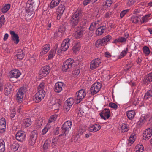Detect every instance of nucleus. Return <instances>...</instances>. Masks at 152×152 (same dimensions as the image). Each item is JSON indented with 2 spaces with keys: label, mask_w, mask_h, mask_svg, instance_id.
Wrapping results in <instances>:
<instances>
[{
  "label": "nucleus",
  "mask_w": 152,
  "mask_h": 152,
  "mask_svg": "<svg viewBox=\"0 0 152 152\" xmlns=\"http://www.w3.org/2000/svg\"><path fill=\"white\" fill-rule=\"evenodd\" d=\"M34 2L33 0H29L26 5V10L27 13V15L31 16L34 13V9L33 7Z\"/></svg>",
  "instance_id": "obj_4"
},
{
  "label": "nucleus",
  "mask_w": 152,
  "mask_h": 152,
  "mask_svg": "<svg viewBox=\"0 0 152 152\" xmlns=\"http://www.w3.org/2000/svg\"><path fill=\"white\" fill-rule=\"evenodd\" d=\"M109 39H99L96 42L95 46L97 48H99L102 45L106 44L107 42L110 40Z\"/></svg>",
  "instance_id": "obj_20"
},
{
  "label": "nucleus",
  "mask_w": 152,
  "mask_h": 152,
  "mask_svg": "<svg viewBox=\"0 0 152 152\" xmlns=\"http://www.w3.org/2000/svg\"><path fill=\"white\" fill-rule=\"evenodd\" d=\"M26 88L24 87H21L19 89L17 93V99L19 102L21 103L23 97L24 93L25 92Z\"/></svg>",
  "instance_id": "obj_9"
},
{
  "label": "nucleus",
  "mask_w": 152,
  "mask_h": 152,
  "mask_svg": "<svg viewBox=\"0 0 152 152\" xmlns=\"http://www.w3.org/2000/svg\"><path fill=\"white\" fill-rule=\"evenodd\" d=\"M26 134L25 132L22 131H18L16 134V139L20 141H23L25 139Z\"/></svg>",
  "instance_id": "obj_19"
},
{
  "label": "nucleus",
  "mask_w": 152,
  "mask_h": 152,
  "mask_svg": "<svg viewBox=\"0 0 152 152\" xmlns=\"http://www.w3.org/2000/svg\"><path fill=\"white\" fill-rule=\"evenodd\" d=\"M80 73V70L77 69L73 71L72 72V74L75 75H78Z\"/></svg>",
  "instance_id": "obj_61"
},
{
  "label": "nucleus",
  "mask_w": 152,
  "mask_h": 152,
  "mask_svg": "<svg viewBox=\"0 0 152 152\" xmlns=\"http://www.w3.org/2000/svg\"><path fill=\"white\" fill-rule=\"evenodd\" d=\"M110 113L109 109L105 108L100 114L101 118L104 120L108 119L110 116Z\"/></svg>",
  "instance_id": "obj_14"
},
{
  "label": "nucleus",
  "mask_w": 152,
  "mask_h": 152,
  "mask_svg": "<svg viewBox=\"0 0 152 152\" xmlns=\"http://www.w3.org/2000/svg\"><path fill=\"white\" fill-rule=\"evenodd\" d=\"M19 147V145L16 142L13 143L11 146V148L13 151H17Z\"/></svg>",
  "instance_id": "obj_42"
},
{
  "label": "nucleus",
  "mask_w": 152,
  "mask_h": 152,
  "mask_svg": "<svg viewBox=\"0 0 152 152\" xmlns=\"http://www.w3.org/2000/svg\"><path fill=\"white\" fill-rule=\"evenodd\" d=\"M101 87V84L100 83H95L90 89L91 93L93 95L96 94L100 91Z\"/></svg>",
  "instance_id": "obj_7"
},
{
  "label": "nucleus",
  "mask_w": 152,
  "mask_h": 152,
  "mask_svg": "<svg viewBox=\"0 0 152 152\" xmlns=\"http://www.w3.org/2000/svg\"><path fill=\"white\" fill-rule=\"evenodd\" d=\"M112 14V13L110 12H108L105 15V17L107 18H110L111 16V15Z\"/></svg>",
  "instance_id": "obj_62"
},
{
  "label": "nucleus",
  "mask_w": 152,
  "mask_h": 152,
  "mask_svg": "<svg viewBox=\"0 0 152 152\" xmlns=\"http://www.w3.org/2000/svg\"><path fill=\"white\" fill-rule=\"evenodd\" d=\"M129 10H126L122 11L120 14V17L121 18H122L124 15L128 12Z\"/></svg>",
  "instance_id": "obj_56"
},
{
  "label": "nucleus",
  "mask_w": 152,
  "mask_h": 152,
  "mask_svg": "<svg viewBox=\"0 0 152 152\" xmlns=\"http://www.w3.org/2000/svg\"><path fill=\"white\" fill-rule=\"evenodd\" d=\"M70 39H65L61 44L62 50L65 51L69 48L70 43Z\"/></svg>",
  "instance_id": "obj_18"
},
{
  "label": "nucleus",
  "mask_w": 152,
  "mask_h": 152,
  "mask_svg": "<svg viewBox=\"0 0 152 152\" xmlns=\"http://www.w3.org/2000/svg\"><path fill=\"white\" fill-rule=\"evenodd\" d=\"M136 2V0H129L127 2V5L130 6L133 5Z\"/></svg>",
  "instance_id": "obj_60"
},
{
  "label": "nucleus",
  "mask_w": 152,
  "mask_h": 152,
  "mask_svg": "<svg viewBox=\"0 0 152 152\" xmlns=\"http://www.w3.org/2000/svg\"><path fill=\"white\" fill-rule=\"evenodd\" d=\"M31 124V120L29 118L25 119L22 124V126L25 127H28L30 126Z\"/></svg>",
  "instance_id": "obj_33"
},
{
  "label": "nucleus",
  "mask_w": 152,
  "mask_h": 152,
  "mask_svg": "<svg viewBox=\"0 0 152 152\" xmlns=\"http://www.w3.org/2000/svg\"><path fill=\"white\" fill-rule=\"evenodd\" d=\"M143 52L145 55H148L150 53V50L149 48L147 46H144L143 48Z\"/></svg>",
  "instance_id": "obj_49"
},
{
  "label": "nucleus",
  "mask_w": 152,
  "mask_h": 152,
  "mask_svg": "<svg viewBox=\"0 0 152 152\" xmlns=\"http://www.w3.org/2000/svg\"><path fill=\"white\" fill-rule=\"evenodd\" d=\"M64 83L62 82H59L56 83L54 86V90L57 93L61 92L63 89Z\"/></svg>",
  "instance_id": "obj_21"
},
{
  "label": "nucleus",
  "mask_w": 152,
  "mask_h": 152,
  "mask_svg": "<svg viewBox=\"0 0 152 152\" xmlns=\"http://www.w3.org/2000/svg\"><path fill=\"white\" fill-rule=\"evenodd\" d=\"M45 85V83L43 82H42L40 83L39 85L38 86L37 90L38 91H44V89Z\"/></svg>",
  "instance_id": "obj_43"
},
{
  "label": "nucleus",
  "mask_w": 152,
  "mask_h": 152,
  "mask_svg": "<svg viewBox=\"0 0 152 152\" xmlns=\"http://www.w3.org/2000/svg\"><path fill=\"white\" fill-rule=\"evenodd\" d=\"M151 97H152V88L148 90L145 94L144 98L145 99H147Z\"/></svg>",
  "instance_id": "obj_36"
},
{
  "label": "nucleus",
  "mask_w": 152,
  "mask_h": 152,
  "mask_svg": "<svg viewBox=\"0 0 152 152\" xmlns=\"http://www.w3.org/2000/svg\"><path fill=\"white\" fill-rule=\"evenodd\" d=\"M128 51V48H125L124 50H123L122 51L119 57H118V58L120 59L124 57Z\"/></svg>",
  "instance_id": "obj_46"
},
{
  "label": "nucleus",
  "mask_w": 152,
  "mask_h": 152,
  "mask_svg": "<svg viewBox=\"0 0 152 152\" xmlns=\"http://www.w3.org/2000/svg\"><path fill=\"white\" fill-rule=\"evenodd\" d=\"M56 50H51L48 53V56L47 60H50L52 59L55 56L56 54Z\"/></svg>",
  "instance_id": "obj_37"
},
{
  "label": "nucleus",
  "mask_w": 152,
  "mask_h": 152,
  "mask_svg": "<svg viewBox=\"0 0 152 152\" xmlns=\"http://www.w3.org/2000/svg\"><path fill=\"white\" fill-rule=\"evenodd\" d=\"M150 14L146 15L145 16L142 17L141 20V23H144L147 22L148 20V18L150 17Z\"/></svg>",
  "instance_id": "obj_40"
},
{
  "label": "nucleus",
  "mask_w": 152,
  "mask_h": 152,
  "mask_svg": "<svg viewBox=\"0 0 152 152\" xmlns=\"http://www.w3.org/2000/svg\"><path fill=\"white\" fill-rule=\"evenodd\" d=\"M65 30V27L63 25L61 26L59 28L58 32H56L54 34L55 37L60 38L63 37L64 34Z\"/></svg>",
  "instance_id": "obj_16"
},
{
  "label": "nucleus",
  "mask_w": 152,
  "mask_h": 152,
  "mask_svg": "<svg viewBox=\"0 0 152 152\" xmlns=\"http://www.w3.org/2000/svg\"><path fill=\"white\" fill-rule=\"evenodd\" d=\"M74 61L71 58L66 60L63 63L62 67V70L64 72H66L70 70L72 67V65Z\"/></svg>",
  "instance_id": "obj_2"
},
{
  "label": "nucleus",
  "mask_w": 152,
  "mask_h": 152,
  "mask_svg": "<svg viewBox=\"0 0 152 152\" xmlns=\"http://www.w3.org/2000/svg\"><path fill=\"white\" fill-rule=\"evenodd\" d=\"M74 103V99L73 98L70 97L67 99L64 103L71 106Z\"/></svg>",
  "instance_id": "obj_45"
},
{
  "label": "nucleus",
  "mask_w": 152,
  "mask_h": 152,
  "mask_svg": "<svg viewBox=\"0 0 152 152\" xmlns=\"http://www.w3.org/2000/svg\"><path fill=\"white\" fill-rule=\"evenodd\" d=\"M13 86L10 83H8L6 84L5 86L4 90V93L6 95H8L10 94L12 91Z\"/></svg>",
  "instance_id": "obj_25"
},
{
  "label": "nucleus",
  "mask_w": 152,
  "mask_h": 152,
  "mask_svg": "<svg viewBox=\"0 0 152 152\" xmlns=\"http://www.w3.org/2000/svg\"><path fill=\"white\" fill-rule=\"evenodd\" d=\"M101 21L97 20L92 23L91 25L89 28V30L91 31V33L92 34V31L94 29L98 27L99 24L101 23Z\"/></svg>",
  "instance_id": "obj_27"
},
{
  "label": "nucleus",
  "mask_w": 152,
  "mask_h": 152,
  "mask_svg": "<svg viewBox=\"0 0 152 152\" xmlns=\"http://www.w3.org/2000/svg\"><path fill=\"white\" fill-rule=\"evenodd\" d=\"M106 29V27L105 26H100L97 28L96 31V34L97 35H101Z\"/></svg>",
  "instance_id": "obj_30"
},
{
  "label": "nucleus",
  "mask_w": 152,
  "mask_h": 152,
  "mask_svg": "<svg viewBox=\"0 0 152 152\" xmlns=\"http://www.w3.org/2000/svg\"><path fill=\"white\" fill-rule=\"evenodd\" d=\"M72 125V122L70 121H66L62 125V130L65 133H67L70 130Z\"/></svg>",
  "instance_id": "obj_11"
},
{
  "label": "nucleus",
  "mask_w": 152,
  "mask_h": 152,
  "mask_svg": "<svg viewBox=\"0 0 152 152\" xmlns=\"http://www.w3.org/2000/svg\"><path fill=\"white\" fill-rule=\"evenodd\" d=\"M84 28L81 26H78L76 28L75 38L81 37L84 34Z\"/></svg>",
  "instance_id": "obj_15"
},
{
  "label": "nucleus",
  "mask_w": 152,
  "mask_h": 152,
  "mask_svg": "<svg viewBox=\"0 0 152 152\" xmlns=\"http://www.w3.org/2000/svg\"><path fill=\"white\" fill-rule=\"evenodd\" d=\"M50 69L49 67L46 66L42 67L41 69L39 77L41 79L45 77L50 72Z\"/></svg>",
  "instance_id": "obj_10"
},
{
  "label": "nucleus",
  "mask_w": 152,
  "mask_h": 152,
  "mask_svg": "<svg viewBox=\"0 0 152 152\" xmlns=\"http://www.w3.org/2000/svg\"><path fill=\"white\" fill-rule=\"evenodd\" d=\"M101 60L99 58L92 60L90 62V68L91 70H94L98 67L100 65Z\"/></svg>",
  "instance_id": "obj_8"
},
{
  "label": "nucleus",
  "mask_w": 152,
  "mask_h": 152,
  "mask_svg": "<svg viewBox=\"0 0 152 152\" xmlns=\"http://www.w3.org/2000/svg\"><path fill=\"white\" fill-rule=\"evenodd\" d=\"M91 1L93 3V0H84L83 4L86 6L90 3Z\"/></svg>",
  "instance_id": "obj_63"
},
{
  "label": "nucleus",
  "mask_w": 152,
  "mask_h": 152,
  "mask_svg": "<svg viewBox=\"0 0 152 152\" xmlns=\"http://www.w3.org/2000/svg\"><path fill=\"white\" fill-rule=\"evenodd\" d=\"M80 44L79 43H77L75 44L74 45L72 49L73 52L75 53H76L77 52L80 50Z\"/></svg>",
  "instance_id": "obj_38"
},
{
  "label": "nucleus",
  "mask_w": 152,
  "mask_h": 152,
  "mask_svg": "<svg viewBox=\"0 0 152 152\" xmlns=\"http://www.w3.org/2000/svg\"><path fill=\"white\" fill-rule=\"evenodd\" d=\"M5 21V20L4 16L2 15L0 17V28L4 24Z\"/></svg>",
  "instance_id": "obj_53"
},
{
  "label": "nucleus",
  "mask_w": 152,
  "mask_h": 152,
  "mask_svg": "<svg viewBox=\"0 0 152 152\" xmlns=\"http://www.w3.org/2000/svg\"><path fill=\"white\" fill-rule=\"evenodd\" d=\"M86 93L84 90L81 89L79 90L75 94V99L76 103L78 104L80 103L85 98Z\"/></svg>",
  "instance_id": "obj_3"
},
{
  "label": "nucleus",
  "mask_w": 152,
  "mask_h": 152,
  "mask_svg": "<svg viewBox=\"0 0 152 152\" xmlns=\"http://www.w3.org/2000/svg\"><path fill=\"white\" fill-rule=\"evenodd\" d=\"M81 15V10L80 9H77L73 14L71 18V23L73 26H75L77 24Z\"/></svg>",
  "instance_id": "obj_1"
},
{
  "label": "nucleus",
  "mask_w": 152,
  "mask_h": 152,
  "mask_svg": "<svg viewBox=\"0 0 152 152\" xmlns=\"http://www.w3.org/2000/svg\"><path fill=\"white\" fill-rule=\"evenodd\" d=\"M126 40V39H117L114 40L113 41L111 42L115 43L118 42H125Z\"/></svg>",
  "instance_id": "obj_50"
},
{
  "label": "nucleus",
  "mask_w": 152,
  "mask_h": 152,
  "mask_svg": "<svg viewBox=\"0 0 152 152\" xmlns=\"http://www.w3.org/2000/svg\"><path fill=\"white\" fill-rule=\"evenodd\" d=\"M57 115L55 114L51 115L48 119V123H50L54 121L57 119Z\"/></svg>",
  "instance_id": "obj_47"
},
{
  "label": "nucleus",
  "mask_w": 152,
  "mask_h": 152,
  "mask_svg": "<svg viewBox=\"0 0 152 152\" xmlns=\"http://www.w3.org/2000/svg\"><path fill=\"white\" fill-rule=\"evenodd\" d=\"M50 103L53 105V109H54V108L56 106H57V108L58 109L60 106L58 102H56V100L55 98L53 99L51 101ZM54 109L55 110V109Z\"/></svg>",
  "instance_id": "obj_41"
},
{
  "label": "nucleus",
  "mask_w": 152,
  "mask_h": 152,
  "mask_svg": "<svg viewBox=\"0 0 152 152\" xmlns=\"http://www.w3.org/2000/svg\"><path fill=\"white\" fill-rule=\"evenodd\" d=\"M5 149V143L4 142L0 140V152H4Z\"/></svg>",
  "instance_id": "obj_39"
},
{
  "label": "nucleus",
  "mask_w": 152,
  "mask_h": 152,
  "mask_svg": "<svg viewBox=\"0 0 152 152\" xmlns=\"http://www.w3.org/2000/svg\"><path fill=\"white\" fill-rule=\"evenodd\" d=\"M17 54L15 57V59L21 60L23 59L24 56V53L23 50L19 49L17 50Z\"/></svg>",
  "instance_id": "obj_22"
},
{
  "label": "nucleus",
  "mask_w": 152,
  "mask_h": 152,
  "mask_svg": "<svg viewBox=\"0 0 152 152\" xmlns=\"http://www.w3.org/2000/svg\"><path fill=\"white\" fill-rule=\"evenodd\" d=\"M151 118V117L148 115H145L141 116L138 122L139 124L140 125H142L147 121H149Z\"/></svg>",
  "instance_id": "obj_23"
},
{
  "label": "nucleus",
  "mask_w": 152,
  "mask_h": 152,
  "mask_svg": "<svg viewBox=\"0 0 152 152\" xmlns=\"http://www.w3.org/2000/svg\"><path fill=\"white\" fill-rule=\"evenodd\" d=\"M45 95V91H37L34 96V100L36 103L39 102L44 98Z\"/></svg>",
  "instance_id": "obj_5"
},
{
  "label": "nucleus",
  "mask_w": 152,
  "mask_h": 152,
  "mask_svg": "<svg viewBox=\"0 0 152 152\" xmlns=\"http://www.w3.org/2000/svg\"><path fill=\"white\" fill-rule=\"evenodd\" d=\"M152 134V129L150 128H147L143 133V138L146 140H148L151 137Z\"/></svg>",
  "instance_id": "obj_17"
},
{
  "label": "nucleus",
  "mask_w": 152,
  "mask_h": 152,
  "mask_svg": "<svg viewBox=\"0 0 152 152\" xmlns=\"http://www.w3.org/2000/svg\"><path fill=\"white\" fill-rule=\"evenodd\" d=\"M144 80L148 83L151 82L152 81V72L149 74Z\"/></svg>",
  "instance_id": "obj_44"
},
{
  "label": "nucleus",
  "mask_w": 152,
  "mask_h": 152,
  "mask_svg": "<svg viewBox=\"0 0 152 152\" xmlns=\"http://www.w3.org/2000/svg\"><path fill=\"white\" fill-rule=\"evenodd\" d=\"M21 75L20 71L17 69L12 70L9 73V77L10 78H18Z\"/></svg>",
  "instance_id": "obj_13"
},
{
  "label": "nucleus",
  "mask_w": 152,
  "mask_h": 152,
  "mask_svg": "<svg viewBox=\"0 0 152 152\" xmlns=\"http://www.w3.org/2000/svg\"><path fill=\"white\" fill-rule=\"evenodd\" d=\"M128 130L129 128L127 125L125 124H122L121 128V132H124L127 131Z\"/></svg>",
  "instance_id": "obj_48"
},
{
  "label": "nucleus",
  "mask_w": 152,
  "mask_h": 152,
  "mask_svg": "<svg viewBox=\"0 0 152 152\" xmlns=\"http://www.w3.org/2000/svg\"><path fill=\"white\" fill-rule=\"evenodd\" d=\"M50 46L49 44H47L44 45L40 53V56H42L46 54L50 49Z\"/></svg>",
  "instance_id": "obj_26"
},
{
  "label": "nucleus",
  "mask_w": 152,
  "mask_h": 152,
  "mask_svg": "<svg viewBox=\"0 0 152 152\" xmlns=\"http://www.w3.org/2000/svg\"><path fill=\"white\" fill-rule=\"evenodd\" d=\"M101 126L99 124H95L91 126L88 129L89 131L95 132L100 129Z\"/></svg>",
  "instance_id": "obj_28"
},
{
  "label": "nucleus",
  "mask_w": 152,
  "mask_h": 152,
  "mask_svg": "<svg viewBox=\"0 0 152 152\" xmlns=\"http://www.w3.org/2000/svg\"><path fill=\"white\" fill-rule=\"evenodd\" d=\"M50 143L48 140H46L43 145V148L45 149H47L50 146Z\"/></svg>",
  "instance_id": "obj_57"
},
{
  "label": "nucleus",
  "mask_w": 152,
  "mask_h": 152,
  "mask_svg": "<svg viewBox=\"0 0 152 152\" xmlns=\"http://www.w3.org/2000/svg\"><path fill=\"white\" fill-rule=\"evenodd\" d=\"M71 106L64 103V110L65 112H67L70 110Z\"/></svg>",
  "instance_id": "obj_58"
},
{
  "label": "nucleus",
  "mask_w": 152,
  "mask_h": 152,
  "mask_svg": "<svg viewBox=\"0 0 152 152\" xmlns=\"http://www.w3.org/2000/svg\"><path fill=\"white\" fill-rule=\"evenodd\" d=\"M10 8V5L7 4L2 9V12L3 13H5L8 11Z\"/></svg>",
  "instance_id": "obj_51"
},
{
  "label": "nucleus",
  "mask_w": 152,
  "mask_h": 152,
  "mask_svg": "<svg viewBox=\"0 0 152 152\" xmlns=\"http://www.w3.org/2000/svg\"><path fill=\"white\" fill-rule=\"evenodd\" d=\"M10 34L11 35L12 38H19V37L18 36V34H16L14 31H10Z\"/></svg>",
  "instance_id": "obj_54"
},
{
  "label": "nucleus",
  "mask_w": 152,
  "mask_h": 152,
  "mask_svg": "<svg viewBox=\"0 0 152 152\" xmlns=\"http://www.w3.org/2000/svg\"><path fill=\"white\" fill-rule=\"evenodd\" d=\"M135 111L133 110H129L127 112L126 114L128 118L130 120L134 118L135 115Z\"/></svg>",
  "instance_id": "obj_32"
},
{
  "label": "nucleus",
  "mask_w": 152,
  "mask_h": 152,
  "mask_svg": "<svg viewBox=\"0 0 152 152\" xmlns=\"http://www.w3.org/2000/svg\"><path fill=\"white\" fill-rule=\"evenodd\" d=\"M108 105L110 107L115 109H117L118 107L117 104L112 102L110 103Z\"/></svg>",
  "instance_id": "obj_55"
},
{
  "label": "nucleus",
  "mask_w": 152,
  "mask_h": 152,
  "mask_svg": "<svg viewBox=\"0 0 152 152\" xmlns=\"http://www.w3.org/2000/svg\"><path fill=\"white\" fill-rule=\"evenodd\" d=\"M144 148L142 144H139L136 145L135 148V152H143L144 151Z\"/></svg>",
  "instance_id": "obj_31"
},
{
  "label": "nucleus",
  "mask_w": 152,
  "mask_h": 152,
  "mask_svg": "<svg viewBox=\"0 0 152 152\" xmlns=\"http://www.w3.org/2000/svg\"><path fill=\"white\" fill-rule=\"evenodd\" d=\"M37 132L36 130H33L31 132L28 141L29 145H33L35 144L37 138Z\"/></svg>",
  "instance_id": "obj_6"
},
{
  "label": "nucleus",
  "mask_w": 152,
  "mask_h": 152,
  "mask_svg": "<svg viewBox=\"0 0 152 152\" xmlns=\"http://www.w3.org/2000/svg\"><path fill=\"white\" fill-rule=\"evenodd\" d=\"M112 3V0H107L103 4V9L106 10L107 8L110 7Z\"/></svg>",
  "instance_id": "obj_34"
},
{
  "label": "nucleus",
  "mask_w": 152,
  "mask_h": 152,
  "mask_svg": "<svg viewBox=\"0 0 152 152\" xmlns=\"http://www.w3.org/2000/svg\"><path fill=\"white\" fill-rule=\"evenodd\" d=\"M6 129V122L4 118H1L0 119V133L4 132Z\"/></svg>",
  "instance_id": "obj_24"
},
{
  "label": "nucleus",
  "mask_w": 152,
  "mask_h": 152,
  "mask_svg": "<svg viewBox=\"0 0 152 152\" xmlns=\"http://www.w3.org/2000/svg\"><path fill=\"white\" fill-rule=\"evenodd\" d=\"M130 20L131 21L135 23H137L139 20L138 17L134 16H132Z\"/></svg>",
  "instance_id": "obj_52"
},
{
  "label": "nucleus",
  "mask_w": 152,
  "mask_h": 152,
  "mask_svg": "<svg viewBox=\"0 0 152 152\" xmlns=\"http://www.w3.org/2000/svg\"><path fill=\"white\" fill-rule=\"evenodd\" d=\"M49 129L48 126V125L46 126L42 130V134L43 135L45 134Z\"/></svg>",
  "instance_id": "obj_59"
},
{
  "label": "nucleus",
  "mask_w": 152,
  "mask_h": 152,
  "mask_svg": "<svg viewBox=\"0 0 152 152\" xmlns=\"http://www.w3.org/2000/svg\"><path fill=\"white\" fill-rule=\"evenodd\" d=\"M61 0H52L49 5L50 9H53L58 6L60 3Z\"/></svg>",
  "instance_id": "obj_29"
},
{
  "label": "nucleus",
  "mask_w": 152,
  "mask_h": 152,
  "mask_svg": "<svg viewBox=\"0 0 152 152\" xmlns=\"http://www.w3.org/2000/svg\"><path fill=\"white\" fill-rule=\"evenodd\" d=\"M65 9V6L62 4L60 5L57 10L56 18L59 20L61 18Z\"/></svg>",
  "instance_id": "obj_12"
},
{
  "label": "nucleus",
  "mask_w": 152,
  "mask_h": 152,
  "mask_svg": "<svg viewBox=\"0 0 152 152\" xmlns=\"http://www.w3.org/2000/svg\"><path fill=\"white\" fill-rule=\"evenodd\" d=\"M136 135H131L128 140V145L129 146H131L135 141L136 139Z\"/></svg>",
  "instance_id": "obj_35"
},
{
  "label": "nucleus",
  "mask_w": 152,
  "mask_h": 152,
  "mask_svg": "<svg viewBox=\"0 0 152 152\" xmlns=\"http://www.w3.org/2000/svg\"><path fill=\"white\" fill-rule=\"evenodd\" d=\"M15 115V111L13 110L11 112L10 116L11 118H13L14 117Z\"/></svg>",
  "instance_id": "obj_64"
}]
</instances>
